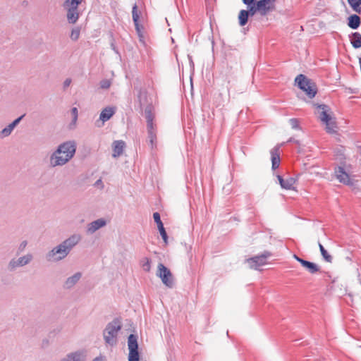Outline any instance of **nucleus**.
I'll return each instance as SVG.
<instances>
[{"mask_svg": "<svg viewBox=\"0 0 361 361\" xmlns=\"http://www.w3.org/2000/svg\"><path fill=\"white\" fill-rule=\"evenodd\" d=\"M81 240L82 235L80 233L71 235L46 254L47 260L49 262H59L63 260Z\"/></svg>", "mask_w": 361, "mask_h": 361, "instance_id": "1", "label": "nucleus"}, {"mask_svg": "<svg viewBox=\"0 0 361 361\" xmlns=\"http://www.w3.org/2000/svg\"><path fill=\"white\" fill-rule=\"evenodd\" d=\"M76 152V143L67 141L60 144L49 157V165L51 167L63 166L68 163Z\"/></svg>", "mask_w": 361, "mask_h": 361, "instance_id": "2", "label": "nucleus"}, {"mask_svg": "<svg viewBox=\"0 0 361 361\" xmlns=\"http://www.w3.org/2000/svg\"><path fill=\"white\" fill-rule=\"evenodd\" d=\"M295 82L298 84L299 88L306 93L309 98L312 99L315 97L317 92V87L312 80L302 74H300L296 77Z\"/></svg>", "mask_w": 361, "mask_h": 361, "instance_id": "3", "label": "nucleus"}, {"mask_svg": "<svg viewBox=\"0 0 361 361\" xmlns=\"http://www.w3.org/2000/svg\"><path fill=\"white\" fill-rule=\"evenodd\" d=\"M295 82L298 84L299 88L306 93L309 98L312 99L315 97L317 92V87L312 80L302 74H300L296 77Z\"/></svg>", "mask_w": 361, "mask_h": 361, "instance_id": "4", "label": "nucleus"}, {"mask_svg": "<svg viewBox=\"0 0 361 361\" xmlns=\"http://www.w3.org/2000/svg\"><path fill=\"white\" fill-rule=\"evenodd\" d=\"M121 329V325L118 320H114L109 323L103 332L104 341L106 344L114 345L116 343V336Z\"/></svg>", "mask_w": 361, "mask_h": 361, "instance_id": "5", "label": "nucleus"}, {"mask_svg": "<svg viewBox=\"0 0 361 361\" xmlns=\"http://www.w3.org/2000/svg\"><path fill=\"white\" fill-rule=\"evenodd\" d=\"M33 255L30 252L19 257H13L8 262L7 270L10 272H13L19 268L30 264L33 261Z\"/></svg>", "mask_w": 361, "mask_h": 361, "instance_id": "6", "label": "nucleus"}, {"mask_svg": "<svg viewBox=\"0 0 361 361\" xmlns=\"http://www.w3.org/2000/svg\"><path fill=\"white\" fill-rule=\"evenodd\" d=\"M157 276L161 279L162 283L169 288L173 286V278L171 271L162 263L157 266Z\"/></svg>", "mask_w": 361, "mask_h": 361, "instance_id": "7", "label": "nucleus"}, {"mask_svg": "<svg viewBox=\"0 0 361 361\" xmlns=\"http://www.w3.org/2000/svg\"><path fill=\"white\" fill-rule=\"evenodd\" d=\"M128 347L129 350L128 361H140L137 336L136 335L130 334L128 336Z\"/></svg>", "mask_w": 361, "mask_h": 361, "instance_id": "8", "label": "nucleus"}, {"mask_svg": "<svg viewBox=\"0 0 361 361\" xmlns=\"http://www.w3.org/2000/svg\"><path fill=\"white\" fill-rule=\"evenodd\" d=\"M271 256L269 252L265 251L260 255L246 259L245 262L250 269H258L260 267L267 264V259Z\"/></svg>", "mask_w": 361, "mask_h": 361, "instance_id": "9", "label": "nucleus"}, {"mask_svg": "<svg viewBox=\"0 0 361 361\" xmlns=\"http://www.w3.org/2000/svg\"><path fill=\"white\" fill-rule=\"evenodd\" d=\"M247 10H241L238 14L239 25L244 26L247 24L249 16H254L256 13H259V10L257 8V4L255 3L247 6Z\"/></svg>", "mask_w": 361, "mask_h": 361, "instance_id": "10", "label": "nucleus"}, {"mask_svg": "<svg viewBox=\"0 0 361 361\" xmlns=\"http://www.w3.org/2000/svg\"><path fill=\"white\" fill-rule=\"evenodd\" d=\"M314 106L317 108L315 114L322 122L327 121L328 119L332 116L331 109L328 106L316 104H314Z\"/></svg>", "mask_w": 361, "mask_h": 361, "instance_id": "11", "label": "nucleus"}, {"mask_svg": "<svg viewBox=\"0 0 361 361\" xmlns=\"http://www.w3.org/2000/svg\"><path fill=\"white\" fill-rule=\"evenodd\" d=\"M293 258L296 259L301 265L305 268L310 274H313L319 271V266L313 262L305 260L299 257L297 255H293Z\"/></svg>", "mask_w": 361, "mask_h": 361, "instance_id": "12", "label": "nucleus"}, {"mask_svg": "<svg viewBox=\"0 0 361 361\" xmlns=\"http://www.w3.org/2000/svg\"><path fill=\"white\" fill-rule=\"evenodd\" d=\"M335 175L339 182L345 185H352L353 182L349 175L344 171L341 166H338L335 169Z\"/></svg>", "mask_w": 361, "mask_h": 361, "instance_id": "13", "label": "nucleus"}, {"mask_svg": "<svg viewBox=\"0 0 361 361\" xmlns=\"http://www.w3.org/2000/svg\"><path fill=\"white\" fill-rule=\"evenodd\" d=\"M25 115H22L18 118L15 119L12 123H11L9 125H8L6 127L3 128L0 131V138H4L6 137H8L14 130V128L19 124L22 118L24 117Z\"/></svg>", "mask_w": 361, "mask_h": 361, "instance_id": "14", "label": "nucleus"}, {"mask_svg": "<svg viewBox=\"0 0 361 361\" xmlns=\"http://www.w3.org/2000/svg\"><path fill=\"white\" fill-rule=\"evenodd\" d=\"M255 4H257V8L259 10V14L262 16H267L276 8V6H271L263 0L257 1Z\"/></svg>", "mask_w": 361, "mask_h": 361, "instance_id": "15", "label": "nucleus"}, {"mask_svg": "<svg viewBox=\"0 0 361 361\" xmlns=\"http://www.w3.org/2000/svg\"><path fill=\"white\" fill-rule=\"evenodd\" d=\"M106 224V221L104 219H98L95 221H92L87 226V233L93 234L99 229L104 227Z\"/></svg>", "mask_w": 361, "mask_h": 361, "instance_id": "16", "label": "nucleus"}, {"mask_svg": "<svg viewBox=\"0 0 361 361\" xmlns=\"http://www.w3.org/2000/svg\"><path fill=\"white\" fill-rule=\"evenodd\" d=\"M82 277L80 272H76L71 276L66 279L64 282L63 287L66 289H71L80 281Z\"/></svg>", "mask_w": 361, "mask_h": 361, "instance_id": "17", "label": "nucleus"}, {"mask_svg": "<svg viewBox=\"0 0 361 361\" xmlns=\"http://www.w3.org/2000/svg\"><path fill=\"white\" fill-rule=\"evenodd\" d=\"M277 178L279 180V184L282 188L286 190H291L293 189V185L295 183V179L292 177H288L287 178H283L282 176L278 175Z\"/></svg>", "mask_w": 361, "mask_h": 361, "instance_id": "18", "label": "nucleus"}, {"mask_svg": "<svg viewBox=\"0 0 361 361\" xmlns=\"http://www.w3.org/2000/svg\"><path fill=\"white\" fill-rule=\"evenodd\" d=\"M115 112L116 107L106 106L102 111L99 115V119L104 123V122L109 121L114 115Z\"/></svg>", "mask_w": 361, "mask_h": 361, "instance_id": "19", "label": "nucleus"}, {"mask_svg": "<svg viewBox=\"0 0 361 361\" xmlns=\"http://www.w3.org/2000/svg\"><path fill=\"white\" fill-rule=\"evenodd\" d=\"M272 169L275 170L279 168L280 165V153L279 147H275L271 150Z\"/></svg>", "mask_w": 361, "mask_h": 361, "instance_id": "20", "label": "nucleus"}, {"mask_svg": "<svg viewBox=\"0 0 361 361\" xmlns=\"http://www.w3.org/2000/svg\"><path fill=\"white\" fill-rule=\"evenodd\" d=\"M125 147V142L122 140H116L113 143L114 153L112 156L115 158L121 156L123 154Z\"/></svg>", "mask_w": 361, "mask_h": 361, "instance_id": "21", "label": "nucleus"}, {"mask_svg": "<svg viewBox=\"0 0 361 361\" xmlns=\"http://www.w3.org/2000/svg\"><path fill=\"white\" fill-rule=\"evenodd\" d=\"M326 126V131L329 134H334L337 133V125L335 119L331 116L327 121L322 122Z\"/></svg>", "mask_w": 361, "mask_h": 361, "instance_id": "22", "label": "nucleus"}, {"mask_svg": "<svg viewBox=\"0 0 361 361\" xmlns=\"http://www.w3.org/2000/svg\"><path fill=\"white\" fill-rule=\"evenodd\" d=\"M67 12V20L71 24H75L79 18V12L78 9L66 10Z\"/></svg>", "mask_w": 361, "mask_h": 361, "instance_id": "23", "label": "nucleus"}, {"mask_svg": "<svg viewBox=\"0 0 361 361\" xmlns=\"http://www.w3.org/2000/svg\"><path fill=\"white\" fill-rule=\"evenodd\" d=\"M82 0H66L63 3L65 10L78 9Z\"/></svg>", "mask_w": 361, "mask_h": 361, "instance_id": "24", "label": "nucleus"}, {"mask_svg": "<svg viewBox=\"0 0 361 361\" xmlns=\"http://www.w3.org/2000/svg\"><path fill=\"white\" fill-rule=\"evenodd\" d=\"M348 26L352 29H357L360 25V18L356 15H351L348 18Z\"/></svg>", "mask_w": 361, "mask_h": 361, "instance_id": "25", "label": "nucleus"}, {"mask_svg": "<svg viewBox=\"0 0 361 361\" xmlns=\"http://www.w3.org/2000/svg\"><path fill=\"white\" fill-rule=\"evenodd\" d=\"M351 44L355 49L361 47V35L359 32H355L353 34Z\"/></svg>", "mask_w": 361, "mask_h": 361, "instance_id": "26", "label": "nucleus"}, {"mask_svg": "<svg viewBox=\"0 0 361 361\" xmlns=\"http://www.w3.org/2000/svg\"><path fill=\"white\" fill-rule=\"evenodd\" d=\"M348 3L356 13H361V0H348Z\"/></svg>", "mask_w": 361, "mask_h": 361, "instance_id": "27", "label": "nucleus"}, {"mask_svg": "<svg viewBox=\"0 0 361 361\" xmlns=\"http://www.w3.org/2000/svg\"><path fill=\"white\" fill-rule=\"evenodd\" d=\"M319 247L323 259L326 262L331 263L333 260L332 256L327 252V251L324 249V246L320 243H319Z\"/></svg>", "mask_w": 361, "mask_h": 361, "instance_id": "28", "label": "nucleus"}, {"mask_svg": "<svg viewBox=\"0 0 361 361\" xmlns=\"http://www.w3.org/2000/svg\"><path fill=\"white\" fill-rule=\"evenodd\" d=\"M147 138L151 148H154L157 146V131L148 132Z\"/></svg>", "mask_w": 361, "mask_h": 361, "instance_id": "29", "label": "nucleus"}, {"mask_svg": "<svg viewBox=\"0 0 361 361\" xmlns=\"http://www.w3.org/2000/svg\"><path fill=\"white\" fill-rule=\"evenodd\" d=\"M141 266L143 270L146 272H149L151 269V261L149 258L145 257L141 260Z\"/></svg>", "mask_w": 361, "mask_h": 361, "instance_id": "30", "label": "nucleus"}, {"mask_svg": "<svg viewBox=\"0 0 361 361\" xmlns=\"http://www.w3.org/2000/svg\"><path fill=\"white\" fill-rule=\"evenodd\" d=\"M132 16H133V20L134 24H137V23H139L140 16H139V13L137 12V6L136 4H135L133 6V8H132Z\"/></svg>", "mask_w": 361, "mask_h": 361, "instance_id": "31", "label": "nucleus"}, {"mask_svg": "<svg viewBox=\"0 0 361 361\" xmlns=\"http://www.w3.org/2000/svg\"><path fill=\"white\" fill-rule=\"evenodd\" d=\"M145 116L146 120H154V114L152 113V106L149 105L145 109Z\"/></svg>", "mask_w": 361, "mask_h": 361, "instance_id": "32", "label": "nucleus"}, {"mask_svg": "<svg viewBox=\"0 0 361 361\" xmlns=\"http://www.w3.org/2000/svg\"><path fill=\"white\" fill-rule=\"evenodd\" d=\"M80 30L79 27H75L72 30L70 37L72 40L76 41L80 37Z\"/></svg>", "mask_w": 361, "mask_h": 361, "instance_id": "33", "label": "nucleus"}, {"mask_svg": "<svg viewBox=\"0 0 361 361\" xmlns=\"http://www.w3.org/2000/svg\"><path fill=\"white\" fill-rule=\"evenodd\" d=\"M147 133L157 131V128L153 123V120H147Z\"/></svg>", "mask_w": 361, "mask_h": 361, "instance_id": "34", "label": "nucleus"}, {"mask_svg": "<svg viewBox=\"0 0 361 361\" xmlns=\"http://www.w3.org/2000/svg\"><path fill=\"white\" fill-rule=\"evenodd\" d=\"M111 81L109 80H107V79H104V80H102L99 85H100V87L102 89H108L111 86Z\"/></svg>", "mask_w": 361, "mask_h": 361, "instance_id": "35", "label": "nucleus"}, {"mask_svg": "<svg viewBox=\"0 0 361 361\" xmlns=\"http://www.w3.org/2000/svg\"><path fill=\"white\" fill-rule=\"evenodd\" d=\"M71 114L73 116V123L75 124L77 120H78V111L76 107H73L71 109Z\"/></svg>", "mask_w": 361, "mask_h": 361, "instance_id": "36", "label": "nucleus"}, {"mask_svg": "<svg viewBox=\"0 0 361 361\" xmlns=\"http://www.w3.org/2000/svg\"><path fill=\"white\" fill-rule=\"evenodd\" d=\"M289 123L293 129H298L299 128V121L297 118H290Z\"/></svg>", "mask_w": 361, "mask_h": 361, "instance_id": "37", "label": "nucleus"}, {"mask_svg": "<svg viewBox=\"0 0 361 361\" xmlns=\"http://www.w3.org/2000/svg\"><path fill=\"white\" fill-rule=\"evenodd\" d=\"M138 99L140 106H142L145 103V99H146V93L140 90L139 92Z\"/></svg>", "mask_w": 361, "mask_h": 361, "instance_id": "38", "label": "nucleus"}, {"mask_svg": "<svg viewBox=\"0 0 361 361\" xmlns=\"http://www.w3.org/2000/svg\"><path fill=\"white\" fill-rule=\"evenodd\" d=\"M27 240H25L21 241V243L19 244L18 247V253L23 252L25 250V247H27Z\"/></svg>", "mask_w": 361, "mask_h": 361, "instance_id": "39", "label": "nucleus"}, {"mask_svg": "<svg viewBox=\"0 0 361 361\" xmlns=\"http://www.w3.org/2000/svg\"><path fill=\"white\" fill-rule=\"evenodd\" d=\"M153 218L157 224L161 222L160 214L158 212H154L153 214Z\"/></svg>", "mask_w": 361, "mask_h": 361, "instance_id": "40", "label": "nucleus"}, {"mask_svg": "<svg viewBox=\"0 0 361 361\" xmlns=\"http://www.w3.org/2000/svg\"><path fill=\"white\" fill-rule=\"evenodd\" d=\"M159 233H160V235H161L163 240H164V242L167 243V234H166L165 229H161V231H160Z\"/></svg>", "mask_w": 361, "mask_h": 361, "instance_id": "41", "label": "nucleus"}, {"mask_svg": "<svg viewBox=\"0 0 361 361\" xmlns=\"http://www.w3.org/2000/svg\"><path fill=\"white\" fill-rule=\"evenodd\" d=\"M135 27L137 34L139 35L140 37H141L142 36L141 35V27H140L139 23H137V24H135Z\"/></svg>", "mask_w": 361, "mask_h": 361, "instance_id": "42", "label": "nucleus"}, {"mask_svg": "<svg viewBox=\"0 0 361 361\" xmlns=\"http://www.w3.org/2000/svg\"><path fill=\"white\" fill-rule=\"evenodd\" d=\"M71 83V79L67 78L63 82V87L66 88L68 87Z\"/></svg>", "mask_w": 361, "mask_h": 361, "instance_id": "43", "label": "nucleus"}, {"mask_svg": "<svg viewBox=\"0 0 361 361\" xmlns=\"http://www.w3.org/2000/svg\"><path fill=\"white\" fill-rule=\"evenodd\" d=\"M243 4H245L247 6H250V4H255L257 1L255 0H242Z\"/></svg>", "mask_w": 361, "mask_h": 361, "instance_id": "44", "label": "nucleus"}, {"mask_svg": "<svg viewBox=\"0 0 361 361\" xmlns=\"http://www.w3.org/2000/svg\"><path fill=\"white\" fill-rule=\"evenodd\" d=\"M266 3H268L269 5L275 6L276 0H263Z\"/></svg>", "mask_w": 361, "mask_h": 361, "instance_id": "45", "label": "nucleus"}, {"mask_svg": "<svg viewBox=\"0 0 361 361\" xmlns=\"http://www.w3.org/2000/svg\"><path fill=\"white\" fill-rule=\"evenodd\" d=\"M95 185H97V186L100 185L102 188L104 187L103 183H102V180H101V179H99V180H97L96 181V183H95Z\"/></svg>", "mask_w": 361, "mask_h": 361, "instance_id": "46", "label": "nucleus"}, {"mask_svg": "<svg viewBox=\"0 0 361 361\" xmlns=\"http://www.w3.org/2000/svg\"><path fill=\"white\" fill-rule=\"evenodd\" d=\"M157 224V227H158V229L159 231H161V229H164V224H163L162 221L160 223H158Z\"/></svg>", "mask_w": 361, "mask_h": 361, "instance_id": "47", "label": "nucleus"}, {"mask_svg": "<svg viewBox=\"0 0 361 361\" xmlns=\"http://www.w3.org/2000/svg\"><path fill=\"white\" fill-rule=\"evenodd\" d=\"M92 361H104L103 357H97Z\"/></svg>", "mask_w": 361, "mask_h": 361, "instance_id": "48", "label": "nucleus"}, {"mask_svg": "<svg viewBox=\"0 0 361 361\" xmlns=\"http://www.w3.org/2000/svg\"><path fill=\"white\" fill-rule=\"evenodd\" d=\"M288 142H295L294 139L293 138H290L288 140Z\"/></svg>", "mask_w": 361, "mask_h": 361, "instance_id": "49", "label": "nucleus"}]
</instances>
